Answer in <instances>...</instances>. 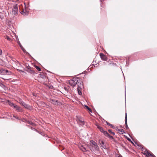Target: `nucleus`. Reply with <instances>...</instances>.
Wrapping results in <instances>:
<instances>
[{"mask_svg":"<svg viewBox=\"0 0 157 157\" xmlns=\"http://www.w3.org/2000/svg\"><path fill=\"white\" fill-rule=\"evenodd\" d=\"M77 90L78 91V94H79L80 95H81V94H82L81 91L80 90V89H79L78 88H77Z\"/></svg>","mask_w":157,"mask_h":157,"instance_id":"26","label":"nucleus"},{"mask_svg":"<svg viewBox=\"0 0 157 157\" xmlns=\"http://www.w3.org/2000/svg\"><path fill=\"white\" fill-rule=\"evenodd\" d=\"M19 103H20L22 106H24L25 108L29 110H31L32 108L29 105L26 104L21 100H20L19 101Z\"/></svg>","mask_w":157,"mask_h":157,"instance_id":"5","label":"nucleus"},{"mask_svg":"<svg viewBox=\"0 0 157 157\" xmlns=\"http://www.w3.org/2000/svg\"><path fill=\"white\" fill-rule=\"evenodd\" d=\"M18 10V5L16 4L13 6L12 9V13L14 15H17V14Z\"/></svg>","mask_w":157,"mask_h":157,"instance_id":"7","label":"nucleus"},{"mask_svg":"<svg viewBox=\"0 0 157 157\" xmlns=\"http://www.w3.org/2000/svg\"><path fill=\"white\" fill-rule=\"evenodd\" d=\"M122 157V156H121V157Z\"/></svg>","mask_w":157,"mask_h":157,"instance_id":"41","label":"nucleus"},{"mask_svg":"<svg viewBox=\"0 0 157 157\" xmlns=\"http://www.w3.org/2000/svg\"><path fill=\"white\" fill-rule=\"evenodd\" d=\"M85 106L86 108L90 112L92 113V111L91 109L88 106L86 105H85Z\"/></svg>","mask_w":157,"mask_h":157,"instance_id":"23","label":"nucleus"},{"mask_svg":"<svg viewBox=\"0 0 157 157\" xmlns=\"http://www.w3.org/2000/svg\"><path fill=\"white\" fill-rule=\"evenodd\" d=\"M25 71L32 74H36L35 71L29 66L27 67V69L25 70Z\"/></svg>","mask_w":157,"mask_h":157,"instance_id":"9","label":"nucleus"},{"mask_svg":"<svg viewBox=\"0 0 157 157\" xmlns=\"http://www.w3.org/2000/svg\"><path fill=\"white\" fill-rule=\"evenodd\" d=\"M31 129L32 130H36V129L34 128H33L32 127H31Z\"/></svg>","mask_w":157,"mask_h":157,"instance_id":"32","label":"nucleus"},{"mask_svg":"<svg viewBox=\"0 0 157 157\" xmlns=\"http://www.w3.org/2000/svg\"><path fill=\"white\" fill-rule=\"evenodd\" d=\"M143 154L147 156L148 157V156H150V154H151V153H150L147 151V149H145V151H144Z\"/></svg>","mask_w":157,"mask_h":157,"instance_id":"13","label":"nucleus"},{"mask_svg":"<svg viewBox=\"0 0 157 157\" xmlns=\"http://www.w3.org/2000/svg\"><path fill=\"white\" fill-rule=\"evenodd\" d=\"M19 71L20 72H24L23 71H21V70H19Z\"/></svg>","mask_w":157,"mask_h":157,"instance_id":"34","label":"nucleus"},{"mask_svg":"<svg viewBox=\"0 0 157 157\" xmlns=\"http://www.w3.org/2000/svg\"><path fill=\"white\" fill-rule=\"evenodd\" d=\"M124 149H125V150H126V147H124Z\"/></svg>","mask_w":157,"mask_h":157,"instance_id":"37","label":"nucleus"},{"mask_svg":"<svg viewBox=\"0 0 157 157\" xmlns=\"http://www.w3.org/2000/svg\"><path fill=\"white\" fill-rule=\"evenodd\" d=\"M80 79L78 78H74L69 81V84L72 86L74 87L76 84H78L80 82Z\"/></svg>","mask_w":157,"mask_h":157,"instance_id":"3","label":"nucleus"},{"mask_svg":"<svg viewBox=\"0 0 157 157\" xmlns=\"http://www.w3.org/2000/svg\"><path fill=\"white\" fill-rule=\"evenodd\" d=\"M19 45H20V46L21 48V49L22 50V51L25 53H26V54H29L26 51V50L25 49V48H24L23 47V46H22V45H21L20 44H19Z\"/></svg>","mask_w":157,"mask_h":157,"instance_id":"18","label":"nucleus"},{"mask_svg":"<svg viewBox=\"0 0 157 157\" xmlns=\"http://www.w3.org/2000/svg\"><path fill=\"white\" fill-rule=\"evenodd\" d=\"M8 103L10 106L13 107L16 109V110L17 112H21L23 111V109L21 107L17 105H14L13 103L9 101H8Z\"/></svg>","mask_w":157,"mask_h":157,"instance_id":"4","label":"nucleus"},{"mask_svg":"<svg viewBox=\"0 0 157 157\" xmlns=\"http://www.w3.org/2000/svg\"><path fill=\"white\" fill-rule=\"evenodd\" d=\"M27 123L28 124H29L33 126H34L35 125V123L33 122L30 121H28L27 122Z\"/></svg>","mask_w":157,"mask_h":157,"instance_id":"21","label":"nucleus"},{"mask_svg":"<svg viewBox=\"0 0 157 157\" xmlns=\"http://www.w3.org/2000/svg\"><path fill=\"white\" fill-rule=\"evenodd\" d=\"M79 148L83 151H87L86 148L83 145H81V146L79 147Z\"/></svg>","mask_w":157,"mask_h":157,"instance_id":"16","label":"nucleus"},{"mask_svg":"<svg viewBox=\"0 0 157 157\" xmlns=\"http://www.w3.org/2000/svg\"><path fill=\"white\" fill-rule=\"evenodd\" d=\"M100 56L101 59L102 60L106 61L108 59L106 55H105L102 53H100Z\"/></svg>","mask_w":157,"mask_h":157,"instance_id":"11","label":"nucleus"},{"mask_svg":"<svg viewBox=\"0 0 157 157\" xmlns=\"http://www.w3.org/2000/svg\"><path fill=\"white\" fill-rule=\"evenodd\" d=\"M96 126H97L98 128L100 130V132H102L104 135L107 136L111 140H113L114 139L113 137L109 134L106 131H104L102 127L98 124H96Z\"/></svg>","mask_w":157,"mask_h":157,"instance_id":"2","label":"nucleus"},{"mask_svg":"<svg viewBox=\"0 0 157 157\" xmlns=\"http://www.w3.org/2000/svg\"><path fill=\"white\" fill-rule=\"evenodd\" d=\"M118 133L120 134H122L124 133H125L124 132V130L122 129H118Z\"/></svg>","mask_w":157,"mask_h":157,"instance_id":"20","label":"nucleus"},{"mask_svg":"<svg viewBox=\"0 0 157 157\" xmlns=\"http://www.w3.org/2000/svg\"><path fill=\"white\" fill-rule=\"evenodd\" d=\"M13 117H14L16 118V117L14 116H13Z\"/></svg>","mask_w":157,"mask_h":157,"instance_id":"40","label":"nucleus"},{"mask_svg":"<svg viewBox=\"0 0 157 157\" xmlns=\"http://www.w3.org/2000/svg\"><path fill=\"white\" fill-rule=\"evenodd\" d=\"M35 67L36 69L39 71H41V69L40 67H39L38 66H35Z\"/></svg>","mask_w":157,"mask_h":157,"instance_id":"24","label":"nucleus"},{"mask_svg":"<svg viewBox=\"0 0 157 157\" xmlns=\"http://www.w3.org/2000/svg\"><path fill=\"white\" fill-rule=\"evenodd\" d=\"M90 148L92 151L99 150V147L97 144L93 140L90 141Z\"/></svg>","mask_w":157,"mask_h":157,"instance_id":"1","label":"nucleus"},{"mask_svg":"<svg viewBox=\"0 0 157 157\" xmlns=\"http://www.w3.org/2000/svg\"><path fill=\"white\" fill-rule=\"evenodd\" d=\"M27 126H28V127H29V128L30 127V126L29 125H28Z\"/></svg>","mask_w":157,"mask_h":157,"instance_id":"36","label":"nucleus"},{"mask_svg":"<svg viewBox=\"0 0 157 157\" xmlns=\"http://www.w3.org/2000/svg\"><path fill=\"white\" fill-rule=\"evenodd\" d=\"M0 86L3 87V86L5 87V86L3 84L1 83V80L0 79Z\"/></svg>","mask_w":157,"mask_h":157,"instance_id":"27","label":"nucleus"},{"mask_svg":"<svg viewBox=\"0 0 157 157\" xmlns=\"http://www.w3.org/2000/svg\"><path fill=\"white\" fill-rule=\"evenodd\" d=\"M6 39L8 40H10V38L7 36H6Z\"/></svg>","mask_w":157,"mask_h":157,"instance_id":"28","label":"nucleus"},{"mask_svg":"<svg viewBox=\"0 0 157 157\" xmlns=\"http://www.w3.org/2000/svg\"><path fill=\"white\" fill-rule=\"evenodd\" d=\"M99 143L101 147H102L104 149L106 148V146L105 144V142L102 140L99 141Z\"/></svg>","mask_w":157,"mask_h":157,"instance_id":"14","label":"nucleus"},{"mask_svg":"<svg viewBox=\"0 0 157 157\" xmlns=\"http://www.w3.org/2000/svg\"><path fill=\"white\" fill-rule=\"evenodd\" d=\"M109 132L111 134H112L114 135H115V133L113 132L112 131V130H111V129H109L108 130Z\"/></svg>","mask_w":157,"mask_h":157,"instance_id":"25","label":"nucleus"},{"mask_svg":"<svg viewBox=\"0 0 157 157\" xmlns=\"http://www.w3.org/2000/svg\"><path fill=\"white\" fill-rule=\"evenodd\" d=\"M106 124L108 126H110L113 129H117L115 127H114L113 124L109 123L108 122L106 121Z\"/></svg>","mask_w":157,"mask_h":157,"instance_id":"17","label":"nucleus"},{"mask_svg":"<svg viewBox=\"0 0 157 157\" xmlns=\"http://www.w3.org/2000/svg\"><path fill=\"white\" fill-rule=\"evenodd\" d=\"M2 53V51L0 49V55H1Z\"/></svg>","mask_w":157,"mask_h":157,"instance_id":"31","label":"nucleus"},{"mask_svg":"<svg viewBox=\"0 0 157 157\" xmlns=\"http://www.w3.org/2000/svg\"><path fill=\"white\" fill-rule=\"evenodd\" d=\"M2 78L3 79H5L4 78Z\"/></svg>","mask_w":157,"mask_h":157,"instance_id":"39","label":"nucleus"},{"mask_svg":"<svg viewBox=\"0 0 157 157\" xmlns=\"http://www.w3.org/2000/svg\"><path fill=\"white\" fill-rule=\"evenodd\" d=\"M76 119L77 121L82 123V124L84 125L85 124V122L84 121V119L80 116H76Z\"/></svg>","mask_w":157,"mask_h":157,"instance_id":"8","label":"nucleus"},{"mask_svg":"<svg viewBox=\"0 0 157 157\" xmlns=\"http://www.w3.org/2000/svg\"><path fill=\"white\" fill-rule=\"evenodd\" d=\"M24 5H25V7L26 6V4H25V3H24Z\"/></svg>","mask_w":157,"mask_h":157,"instance_id":"35","label":"nucleus"},{"mask_svg":"<svg viewBox=\"0 0 157 157\" xmlns=\"http://www.w3.org/2000/svg\"><path fill=\"white\" fill-rule=\"evenodd\" d=\"M125 128L126 129H128L129 128L127 125V118L126 113L125 114Z\"/></svg>","mask_w":157,"mask_h":157,"instance_id":"15","label":"nucleus"},{"mask_svg":"<svg viewBox=\"0 0 157 157\" xmlns=\"http://www.w3.org/2000/svg\"><path fill=\"white\" fill-rule=\"evenodd\" d=\"M150 156L151 157H156L153 154L151 153V154H150Z\"/></svg>","mask_w":157,"mask_h":157,"instance_id":"29","label":"nucleus"},{"mask_svg":"<svg viewBox=\"0 0 157 157\" xmlns=\"http://www.w3.org/2000/svg\"><path fill=\"white\" fill-rule=\"evenodd\" d=\"M39 76L40 77L42 78H44L45 77L43 73H41L40 74Z\"/></svg>","mask_w":157,"mask_h":157,"instance_id":"22","label":"nucleus"},{"mask_svg":"<svg viewBox=\"0 0 157 157\" xmlns=\"http://www.w3.org/2000/svg\"><path fill=\"white\" fill-rule=\"evenodd\" d=\"M11 72L8 70L3 68L0 69V74L2 75H9L11 74Z\"/></svg>","mask_w":157,"mask_h":157,"instance_id":"6","label":"nucleus"},{"mask_svg":"<svg viewBox=\"0 0 157 157\" xmlns=\"http://www.w3.org/2000/svg\"><path fill=\"white\" fill-rule=\"evenodd\" d=\"M23 15H27L29 14V12L26 11L25 10L23 9L20 12Z\"/></svg>","mask_w":157,"mask_h":157,"instance_id":"12","label":"nucleus"},{"mask_svg":"<svg viewBox=\"0 0 157 157\" xmlns=\"http://www.w3.org/2000/svg\"><path fill=\"white\" fill-rule=\"evenodd\" d=\"M144 149H143L142 150V151H144Z\"/></svg>","mask_w":157,"mask_h":157,"instance_id":"38","label":"nucleus"},{"mask_svg":"<svg viewBox=\"0 0 157 157\" xmlns=\"http://www.w3.org/2000/svg\"><path fill=\"white\" fill-rule=\"evenodd\" d=\"M49 101L54 105H59L61 103L60 102H59L58 100H56L52 98L50 99Z\"/></svg>","mask_w":157,"mask_h":157,"instance_id":"10","label":"nucleus"},{"mask_svg":"<svg viewBox=\"0 0 157 157\" xmlns=\"http://www.w3.org/2000/svg\"><path fill=\"white\" fill-rule=\"evenodd\" d=\"M127 139L128 140V141H131V142L133 144H133V142H132L131 140V139H130V138H127Z\"/></svg>","mask_w":157,"mask_h":157,"instance_id":"30","label":"nucleus"},{"mask_svg":"<svg viewBox=\"0 0 157 157\" xmlns=\"http://www.w3.org/2000/svg\"><path fill=\"white\" fill-rule=\"evenodd\" d=\"M80 83L79 84L78 86V87L77 88H78L79 89H81L82 87L83 86V85L82 84V82L81 81H80V82H79Z\"/></svg>","mask_w":157,"mask_h":157,"instance_id":"19","label":"nucleus"},{"mask_svg":"<svg viewBox=\"0 0 157 157\" xmlns=\"http://www.w3.org/2000/svg\"><path fill=\"white\" fill-rule=\"evenodd\" d=\"M64 89L65 90H67V87H65L64 88Z\"/></svg>","mask_w":157,"mask_h":157,"instance_id":"33","label":"nucleus"}]
</instances>
